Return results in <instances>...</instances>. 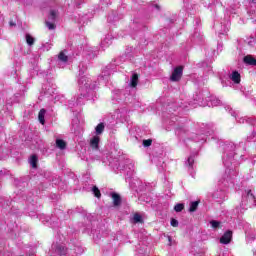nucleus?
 Returning <instances> with one entry per match:
<instances>
[{"instance_id": "obj_2", "label": "nucleus", "mask_w": 256, "mask_h": 256, "mask_svg": "<svg viewBox=\"0 0 256 256\" xmlns=\"http://www.w3.org/2000/svg\"><path fill=\"white\" fill-rule=\"evenodd\" d=\"M117 65H119V59L106 66L101 75L98 76L97 83V81L91 79V76L85 75V71H87V63H80L78 79L80 96L68 100V107L73 109V107H76V105H83L85 103V99H93V97H95V91L97 90L98 85H107L109 82V77H111L112 73H115V67H117Z\"/></svg>"}, {"instance_id": "obj_37", "label": "nucleus", "mask_w": 256, "mask_h": 256, "mask_svg": "<svg viewBox=\"0 0 256 256\" xmlns=\"http://www.w3.org/2000/svg\"><path fill=\"white\" fill-rule=\"evenodd\" d=\"M56 146L58 147V149H65V147H67V144L63 140L57 139Z\"/></svg>"}, {"instance_id": "obj_23", "label": "nucleus", "mask_w": 256, "mask_h": 256, "mask_svg": "<svg viewBox=\"0 0 256 256\" xmlns=\"http://www.w3.org/2000/svg\"><path fill=\"white\" fill-rule=\"evenodd\" d=\"M75 20L77 21V23H80L81 25H85L87 23H89V14H85V15H79L78 18H75Z\"/></svg>"}, {"instance_id": "obj_40", "label": "nucleus", "mask_w": 256, "mask_h": 256, "mask_svg": "<svg viewBox=\"0 0 256 256\" xmlns=\"http://www.w3.org/2000/svg\"><path fill=\"white\" fill-rule=\"evenodd\" d=\"M46 27L50 30L53 31L55 29V22H51L49 20H46Z\"/></svg>"}, {"instance_id": "obj_30", "label": "nucleus", "mask_w": 256, "mask_h": 256, "mask_svg": "<svg viewBox=\"0 0 256 256\" xmlns=\"http://www.w3.org/2000/svg\"><path fill=\"white\" fill-rule=\"evenodd\" d=\"M44 89V95L45 97H53V95H55V89L54 88H51V87H48V88H45L43 87Z\"/></svg>"}, {"instance_id": "obj_17", "label": "nucleus", "mask_w": 256, "mask_h": 256, "mask_svg": "<svg viewBox=\"0 0 256 256\" xmlns=\"http://www.w3.org/2000/svg\"><path fill=\"white\" fill-rule=\"evenodd\" d=\"M231 239H233V232L231 230H227L220 238V243L222 245H229V243H231Z\"/></svg>"}, {"instance_id": "obj_64", "label": "nucleus", "mask_w": 256, "mask_h": 256, "mask_svg": "<svg viewBox=\"0 0 256 256\" xmlns=\"http://www.w3.org/2000/svg\"><path fill=\"white\" fill-rule=\"evenodd\" d=\"M133 130H130V133H132Z\"/></svg>"}, {"instance_id": "obj_28", "label": "nucleus", "mask_w": 256, "mask_h": 256, "mask_svg": "<svg viewBox=\"0 0 256 256\" xmlns=\"http://www.w3.org/2000/svg\"><path fill=\"white\" fill-rule=\"evenodd\" d=\"M111 35H107L104 38V41L101 42V47L102 49H105V47H109V45H111L112 41H111Z\"/></svg>"}, {"instance_id": "obj_49", "label": "nucleus", "mask_w": 256, "mask_h": 256, "mask_svg": "<svg viewBox=\"0 0 256 256\" xmlns=\"http://www.w3.org/2000/svg\"><path fill=\"white\" fill-rule=\"evenodd\" d=\"M131 51H133V48L130 47L126 50V57L127 59H131Z\"/></svg>"}, {"instance_id": "obj_1", "label": "nucleus", "mask_w": 256, "mask_h": 256, "mask_svg": "<svg viewBox=\"0 0 256 256\" xmlns=\"http://www.w3.org/2000/svg\"><path fill=\"white\" fill-rule=\"evenodd\" d=\"M245 142L240 141L238 144L233 142H225L222 144V161L225 167V178L220 182V189L216 190L212 197L217 203H223L227 199V190L221 187H233L235 185V178L239 175V165L247 155V148Z\"/></svg>"}, {"instance_id": "obj_13", "label": "nucleus", "mask_w": 256, "mask_h": 256, "mask_svg": "<svg viewBox=\"0 0 256 256\" xmlns=\"http://www.w3.org/2000/svg\"><path fill=\"white\" fill-rule=\"evenodd\" d=\"M113 118L119 123L127 121V111L125 109H118L114 112Z\"/></svg>"}, {"instance_id": "obj_12", "label": "nucleus", "mask_w": 256, "mask_h": 256, "mask_svg": "<svg viewBox=\"0 0 256 256\" xmlns=\"http://www.w3.org/2000/svg\"><path fill=\"white\" fill-rule=\"evenodd\" d=\"M177 105L180 107V109H189V107H193V104L189 102H174L168 104L169 113H171V111H175V107H177Z\"/></svg>"}, {"instance_id": "obj_46", "label": "nucleus", "mask_w": 256, "mask_h": 256, "mask_svg": "<svg viewBox=\"0 0 256 256\" xmlns=\"http://www.w3.org/2000/svg\"><path fill=\"white\" fill-rule=\"evenodd\" d=\"M170 225L172 227H178L179 226V221H177V219H175V218H172L171 221H170Z\"/></svg>"}, {"instance_id": "obj_35", "label": "nucleus", "mask_w": 256, "mask_h": 256, "mask_svg": "<svg viewBox=\"0 0 256 256\" xmlns=\"http://www.w3.org/2000/svg\"><path fill=\"white\" fill-rule=\"evenodd\" d=\"M73 251L76 255H81L85 250L80 245H74Z\"/></svg>"}, {"instance_id": "obj_21", "label": "nucleus", "mask_w": 256, "mask_h": 256, "mask_svg": "<svg viewBox=\"0 0 256 256\" xmlns=\"http://www.w3.org/2000/svg\"><path fill=\"white\" fill-rule=\"evenodd\" d=\"M57 17H59V11L55 9H51L48 15V21L55 23V21H57Z\"/></svg>"}, {"instance_id": "obj_45", "label": "nucleus", "mask_w": 256, "mask_h": 256, "mask_svg": "<svg viewBox=\"0 0 256 256\" xmlns=\"http://www.w3.org/2000/svg\"><path fill=\"white\" fill-rule=\"evenodd\" d=\"M87 55L89 59H93V57H97V50H91Z\"/></svg>"}, {"instance_id": "obj_31", "label": "nucleus", "mask_w": 256, "mask_h": 256, "mask_svg": "<svg viewBox=\"0 0 256 256\" xmlns=\"http://www.w3.org/2000/svg\"><path fill=\"white\" fill-rule=\"evenodd\" d=\"M25 39L29 47H33V45H35V39L33 38V36H31V34H26Z\"/></svg>"}, {"instance_id": "obj_42", "label": "nucleus", "mask_w": 256, "mask_h": 256, "mask_svg": "<svg viewBox=\"0 0 256 256\" xmlns=\"http://www.w3.org/2000/svg\"><path fill=\"white\" fill-rule=\"evenodd\" d=\"M141 221H143L142 217L140 214H134L133 216V223H141Z\"/></svg>"}, {"instance_id": "obj_43", "label": "nucleus", "mask_w": 256, "mask_h": 256, "mask_svg": "<svg viewBox=\"0 0 256 256\" xmlns=\"http://www.w3.org/2000/svg\"><path fill=\"white\" fill-rule=\"evenodd\" d=\"M93 194L95 195V197H97L99 199V197H101V192L99 191V188H97L96 186H94L92 188Z\"/></svg>"}, {"instance_id": "obj_26", "label": "nucleus", "mask_w": 256, "mask_h": 256, "mask_svg": "<svg viewBox=\"0 0 256 256\" xmlns=\"http://www.w3.org/2000/svg\"><path fill=\"white\" fill-rule=\"evenodd\" d=\"M103 131H105V124L101 122L95 127V136L99 137V135L103 134Z\"/></svg>"}, {"instance_id": "obj_15", "label": "nucleus", "mask_w": 256, "mask_h": 256, "mask_svg": "<svg viewBox=\"0 0 256 256\" xmlns=\"http://www.w3.org/2000/svg\"><path fill=\"white\" fill-rule=\"evenodd\" d=\"M125 95H127V94H125V91L115 90L113 92L112 100L114 101V103L116 101H123V99H124V101H127V96H125Z\"/></svg>"}, {"instance_id": "obj_5", "label": "nucleus", "mask_w": 256, "mask_h": 256, "mask_svg": "<svg viewBox=\"0 0 256 256\" xmlns=\"http://www.w3.org/2000/svg\"><path fill=\"white\" fill-rule=\"evenodd\" d=\"M101 137L99 136H93L90 138L89 142V158L86 159V161H102L104 165H107V156L103 155V152H101Z\"/></svg>"}, {"instance_id": "obj_20", "label": "nucleus", "mask_w": 256, "mask_h": 256, "mask_svg": "<svg viewBox=\"0 0 256 256\" xmlns=\"http://www.w3.org/2000/svg\"><path fill=\"white\" fill-rule=\"evenodd\" d=\"M204 3V6L206 7H213L215 5L216 7H223V5L219 2V0H202Z\"/></svg>"}, {"instance_id": "obj_34", "label": "nucleus", "mask_w": 256, "mask_h": 256, "mask_svg": "<svg viewBox=\"0 0 256 256\" xmlns=\"http://www.w3.org/2000/svg\"><path fill=\"white\" fill-rule=\"evenodd\" d=\"M198 207H199V201L191 202L190 208H189L190 213H195V211H197Z\"/></svg>"}, {"instance_id": "obj_62", "label": "nucleus", "mask_w": 256, "mask_h": 256, "mask_svg": "<svg viewBox=\"0 0 256 256\" xmlns=\"http://www.w3.org/2000/svg\"><path fill=\"white\" fill-rule=\"evenodd\" d=\"M36 147L30 146V149H35Z\"/></svg>"}, {"instance_id": "obj_16", "label": "nucleus", "mask_w": 256, "mask_h": 256, "mask_svg": "<svg viewBox=\"0 0 256 256\" xmlns=\"http://www.w3.org/2000/svg\"><path fill=\"white\" fill-rule=\"evenodd\" d=\"M40 221H42V223H50L52 229H55V227L59 225V221H55L54 217H48L45 215L40 216Z\"/></svg>"}, {"instance_id": "obj_32", "label": "nucleus", "mask_w": 256, "mask_h": 256, "mask_svg": "<svg viewBox=\"0 0 256 256\" xmlns=\"http://www.w3.org/2000/svg\"><path fill=\"white\" fill-rule=\"evenodd\" d=\"M37 161H39V159L37 158V155H32L30 157L29 163L31 167H33V169H37Z\"/></svg>"}, {"instance_id": "obj_50", "label": "nucleus", "mask_w": 256, "mask_h": 256, "mask_svg": "<svg viewBox=\"0 0 256 256\" xmlns=\"http://www.w3.org/2000/svg\"><path fill=\"white\" fill-rule=\"evenodd\" d=\"M158 170L160 171V173H163V171H165V162H162V164L158 166Z\"/></svg>"}, {"instance_id": "obj_14", "label": "nucleus", "mask_w": 256, "mask_h": 256, "mask_svg": "<svg viewBox=\"0 0 256 256\" xmlns=\"http://www.w3.org/2000/svg\"><path fill=\"white\" fill-rule=\"evenodd\" d=\"M181 77H183V67L178 66L173 70L172 75L170 77V81H174V82L180 81Z\"/></svg>"}, {"instance_id": "obj_63", "label": "nucleus", "mask_w": 256, "mask_h": 256, "mask_svg": "<svg viewBox=\"0 0 256 256\" xmlns=\"http://www.w3.org/2000/svg\"><path fill=\"white\" fill-rule=\"evenodd\" d=\"M197 25H199V20H196Z\"/></svg>"}, {"instance_id": "obj_47", "label": "nucleus", "mask_w": 256, "mask_h": 256, "mask_svg": "<svg viewBox=\"0 0 256 256\" xmlns=\"http://www.w3.org/2000/svg\"><path fill=\"white\" fill-rule=\"evenodd\" d=\"M151 143H153V140L151 139L143 140V145L145 147H151Z\"/></svg>"}, {"instance_id": "obj_59", "label": "nucleus", "mask_w": 256, "mask_h": 256, "mask_svg": "<svg viewBox=\"0 0 256 256\" xmlns=\"http://www.w3.org/2000/svg\"><path fill=\"white\" fill-rule=\"evenodd\" d=\"M217 143H218L219 145H221V144L223 143V141L218 140Z\"/></svg>"}, {"instance_id": "obj_41", "label": "nucleus", "mask_w": 256, "mask_h": 256, "mask_svg": "<svg viewBox=\"0 0 256 256\" xmlns=\"http://www.w3.org/2000/svg\"><path fill=\"white\" fill-rule=\"evenodd\" d=\"M184 208L185 206L183 204H176L174 206V211H176V213H181V211H183Z\"/></svg>"}, {"instance_id": "obj_6", "label": "nucleus", "mask_w": 256, "mask_h": 256, "mask_svg": "<svg viewBox=\"0 0 256 256\" xmlns=\"http://www.w3.org/2000/svg\"><path fill=\"white\" fill-rule=\"evenodd\" d=\"M194 105H199L200 107H217L221 105V100L215 96H209V92L203 91L199 92L194 96Z\"/></svg>"}, {"instance_id": "obj_48", "label": "nucleus", "mask_w": 256, "mask_h": 256, "mask_svg": "<svg viewBox=\"0 0 256 256\" xmlns=\"http://www.w3.org/2000/svg\"><path fill=\"white\" fill-rule=\"evenodd\" d=\"M246 237L247 239H251V240L256 239V236L254 234H251V232L249 231H246Z\"/></svg>"}, {"instance_id": "obj_18", "label": "nucleus", "mask_w": 256, "mask_h": 256, "mask_svg": "<svg viewBox=\"0 0 256 256\" xmlns=\"http://www.w3.org/2000/svg\"><path fill=\"white\" fill-rule=\"evenodd\" d=\"M195 155H197V153L191 154L185 163V165L188 167V171H189L190 175H192V177H193V165L195 164Z\"/></svg>"}, {"instance_id": "obj_38", "label": "nucleus", "mask_w": 256, "mask_h": 256, "mask_svg": "<svg viewBox=\"0 0 256 256\" xmlns=\"http://www.w3.org/2000/svg\"><path fill=\"white\" fill-rule=\"evenodd\" d=\"M210 225H211L212 229H219V227H221V222H219L217 220H212V221H210Z\"/></svg>"}, {"instance_id": "obj_10", "label": "nucleus", "mask_w": 256, "mask_h": 256, "mask_svg": "<svg viewBox=\"0 0 256 256\" xmlns=\"http://www.w3.org/2000/svg\"><path fill=\"white\" fill-rule=\"evenodd\" d=\"M51 252L54 253V255L51 256H65L67 254V249H65V245L63 244H52Z\"/></svg>"}, {"instance_id": "obj_29", "label": "nucleus", "mask_w": 256, "mask_h": 256, "mask_svg": "<svg viewBox=\"0 0 256 256\" xmlns=\"http://www.w3.org/2000/svg\"><path fill=\"white\" fill-rule=\"evenodd\" d=\"M244 63H246V65H256V59L248 55L244 57Z\"/></svg>"}, {"instance_id": "obj_44", "label": "nucleus", "mask_w": 256, "mask_h": 256, "mask_svg": "<svg viewBox=\"0 0 256 256\" xmlns=\"http://www.w3.org/2000/svg\"><path fill=\"white\" fill-rule=\"evenodd\" d=\"M100 5L103 9L104 7H107V5H111V0H101Z\"/></svg>"}, {"instance_id": "obj_54", "label": "nucleus", "mask_w": 256, "mask_h": 256, "mask_svg": "<svg viewBox=\"0 0 256 256\" xmlns=\"http://www.w3.org/2000/svg\"><path fill=\"white\" fill-rule=\"evenodd\" d=\"M213 55H215V50L212 51V54H208V57H213Z\"/></svg>"}, {"instance_id": "obj_58", "label": "nucleus", "mask_w": 256, "mask_h": 256, "mask_svg": "<svg viewBox=\"0 0 256 256\" xmlns=\"http://www.w3.org/2000/svg\"><path fill=\"white\" fill-rule=\"evenodd\" d=\"M223 87H227V84H225V81L222 80Z\"/></svg>"}, {"instance_id": "obj_33", "label": "nucleus", "mask_w": 256, "mask_h": 256, "mask_svg": "<svg viewBox=\"0 0 256 256\" xmlns=\"http://www.w3.org/2000/svg\"><path fill=\"white\" fill-rule=\"evenodd\" d=\"M45 113H46L45 109H41L38 114V119H39L41 125H45Z\"/></svg>"}, {"instance_id": "obj_24", "label": "nucleus", "mask_w": 256, "mask_h": 256, "mask_svg": "<svg viewBox=\"0 0 256 256\" xmlns=\"http://www.w3.org/2000/svg\"><path fill=\"white\" fill-rule=\"evenodd\" d=\"M111 197L114 207H119V205H121V196H119L117 193H112Z\"/></svg>"}, {"instance_id": "obj_53", "label": "nucleus", "mask_w": 256, "mask_h": 256, "mask_svg": "<svg viewBox=\"0 0 256 256\" xmlns=\"http://www.w3.org/2000/svg\"><path fill=\"white\" fill-rule=\"evenodd\" d=\"M198 38H199V34L194 33V35H193V39L195 40V39H198Z\"/></svg>"}, {"instance_id": "obj_22", "label": "nucleus", "mask_w": 256, "mask_h": 256, "mask_svg": "<svg viewBox=\"0 0 256 256\" xmlns=\"http://www.w3.org/2000/svg\"><path fill=\"white\" fill-rule=\"evenodd\" d=\"M139 83V75L137 73H133L132 76L130 77V87L132 89H135Z\"/></svg>"}, {"instance_id": "obj_8", "label": "nucleus", "mask_w": 256, "mask_h": 256, "mask_svg": "<svg viewBox=\"0 0 256 256\" xmlns=\"http://www.w3.org/2000/svg\"><path fill=\"white\" fill-rule=\"evenodd\" d=\"M247 207H256L255 195L251 190L245 191L242 195L240 206L236 207V209L238 213H243V211L247 210Z\"/></svg>"}, {"instance_id": "obj_36", "label": "nucleus", "mask_w": 256, "mask_h": 256, "mask_svg": "<svg viewBox=\"0 0 256 256\" xmlns=\"http://www.w3.org/2000/svg\"><path fill=\"white\" fill-rule=\"evenodd\" d=\"M250 11L249 13H252V15H256V0H250Z\"/></svg>"}, {"instance_id": "obj_9", "label": "nucleus", "mask_w": 256, "mask_h": 256, "mask_svg": "<svg viewBox=\"0 0 256 256\" xmlns=\"http://www.w3.org/2000/svg\"><path fill=\"white\" fill-rule=\"evenodd\" d=\"M59 69H65L69 65V56L67 55V50H63L58 54V57L54 58L52 61Z\"/></svg>"}, {"instance_id": "obj_3", "label": "nucleus", "mask_w": 256, "mask_h": 256, "mask_svg": "<svg viewBox=\"0 0 256 256\" xmlns=\"http://www.w3.org/2000/svg\"><path fill=\"white\" fill-rule=\"evenodd\" d=\"M180 118L176 115L170 114L164 122V125H169L167 127V131H171V127L175 129V135L179 137L180 142L179 145H185L187 139H192L195 143H205L208 137H211L213 133H215V128L213 124H203L200 128V132L197 134H189L187 128L182 124L183 120H179Z\"/></svg>"}, {"instance_id": "obj_52", "label": "nucleus", "mask_w": 256, "mask_h": 256, "mask_svg": "<svg viewBox=\"0 0 256 256\" xmlns=\"http://www.w3.org/2000/svg\"><path fill=\"white\" fill-rule=\"evenodd\" d=\"M218 51H222L223 50V44L219 43L217 46Z\"/></svg>"}, {"instance_id": "obj_7", "label": "nucleus", "mask_w": 256, "mask_h": 256, "mask_svg": "<svg viewBox=\"0 0 256 256\" xmlns=\"http://www.w3.org/2000/svg\"><path fill=\"white\" fill-rule=\"evenodd\" d=\"M237 13H239V10L231 6V10L229 9L226 10L224 19L221 20L220 23L217 21L214 23V28L216 33H218V35H227V33H229V29L231 27V22L229 21V17H231V15H237Z\"/></svg>"}, {"instance_id": "obj_4", "label": "nucleus", "mask_w": 256, "mask_h": 256, "mask_svg": "<svg viewBox=\"0 0 256 256\" xmlns=\"http://www.w3.org/2000/svg\"><path fill=\"white\" fill-rule=\"evenodd\" d=\"M108 165L114 171H125L127 177L130 178L129 185L133 191L136 193H141V191H145V184L139 179H132L135 173V163L131 159H122L120 158H112V160H108Z\"/></svg>"}, {"instance_id": "obj_39", "label": "nucleus", "mask_w": 256, "mask_h": 256, "mask_svg": "<svg viewBox=\"0 0 256 256\" xmlns=\"http://www.w3.org/2000/svg\"><path fill=\"white\" fill-rule=\"evenodd\" d=\"M82 233H88V235H95V230H91L89 226H86L82 229Z\"/></svg>"}, {"instance_id": "obj_60", "label": "nucleus", "mask_w": 256, "mask_h": 256, "mask_svg": "<svg viewBox=\"0 0 256 256\" xmlns=\"http://www.w3.org/2000/svg\"><path fill=\"white\" fill-rule=\"evenodd\" d=\"M113 147H114V150L112 151V153H115V151H116V146H115V144L113 145Z\"/></svg>"}, {"instance_id": "obj_27", "label": "nucleus", "mask_w": 256, "mask_h": 256, "mask_svg": "<svg viewBox=\"0 0 256 256\" xmlns=\"http://www.w3.org/2000/svg\"><path fill=\"white\" fill-rule=\"evenodd\" d=\"M108 23H115V21H119V17H117V12L112 11L110 15H108L107 19Z\"/></svg>"}, {"instance_id": "obj_56", "label": "nucleus", "mask_w": 256, "mask_h": 256, "mask_svg": "<svg viewBox=\"0 0 256 256\" xmlns=\"http://www.w3.org/2000/svg\"><path fill=\"white\" fill-rule=\"evenodd\" d=\"M154 7L159 11V5L155 4Z\"/></svg>"}, {"instance_id": "obj_11", "label": "nucleus", "mask_w": 256, "mask_h": 256, "mask_svg": "<svg viewBox=\"0 0 256 256\" xmlns=\"http://www.w3.org/2000/svg\"><path fill=\"white\" fill-rule=\"evenodd\" d=\"M194 9L195 8H193V5L185 3L184 8L179 13V17H181V19H185V17L193 15V13H195Z\"/></svg>"}, {"instance_id": "obj_25", "label": "nucleus", "mask_w": 256, "mask_h": 256, "mask_svg": "<svg viewBox=\"0 0 256 256\" xmlns=\"http://www.w3.org/2000/svg\"><path fill=\"white\" fill-rule=\"evenodd\" d=\"M64 5L67 7H80L81 6V1L80 0H65Z\"/></svg>"}, {"instance_id": "obj_61", "label": "nucleus", "mask_w": 256, "mask_h": 256, "mask_svg": "<svg viewBox=\"0 0 256 256\" xmlns=\"http://www.w3.org/2000/svg\"><path fill=\"white\" fill-rule=\"evenodd\" d=\"M131 88V85L129 84V87L128 88H126V91H128V89H130Z\"/></svg>"}, {"instance_id": "obj_51", "label": "nucleus", "mask_w": 256, "mask_h": 256, "mask_svg": "<svg viewBox=\"0 0 256 256\" xmlns=\"http://www.w3.org/2000/svg\"><path fill=\"white\" fill-rule=\"evenodd\" d=\"M4 21H5V19L3 18V14H1V12H0V33H1V28L3 27Z\"/></svg>"}, {"instance_id": "obj_55", "label": "nucleus", "mask_w": 256, "mask_h": 256, "mask_svg": "<svg viewBox=\"0 0 256 256\" xmlns=\"http://www.w3.org/2000/svg\"><path fill=\"white\" fill-rule=\"evenodd\" d=\"M75 123H77V119H74V120L72 121L73 127H75Z\"/></svg>"}, {"instance_id": "obj_19", "label": "nucleus", "mask_w": 256, "mask_h": 256, "mask_svg": "<svg viewBox=\"0 0 256 256\" xmlns=\"http://www.w3.org/2000/svg\"><path fill=\"white\" fill-rule=\"evenodd\" d=\"M229 79L231 81H233V83H235L236 85H238V83H241V74H239L238 71H233L230 75H229Z\"/></svg>"}, {"instance_id": "obj_57", "label": "nucleus", "mask_w": 256, "mask_h": 256, "mask_svg": "<svg viewBox=\"0 0 256 256\" xmlns=\"http://www.w3.org/2000/svg\"><path fill=\"white\" fill-rule=\"evenodd\" d=\"M10 27H15V23L10 22Z\"/></svg>"}]
</instances>
